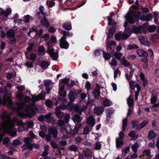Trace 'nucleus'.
Here are the masks:
<instances>
[{"label":"nucleus","instance_id":"nucleus-57","mask_svg":"<svg viewBox=\"0 0 159 159\" xmlns=\"http://www.w3.org/2000/svg\"><path fill=\"white\" fill-rule=\"evenodd\" d=\"M30 59L31 60L34 61L36 58V55L34 53H31L30 55Z\"/></svg>","mask_w":159,"mask_h":159},{"label":"nucleus","instance_id":"nucleus-7","mask_svg":"<svg viewBox=\"0 0 159 159\" xmlns=\"http://www.w3.org/2000/svg\"><path fill=\"white\" fill-rule=\"evenodd\" d=\"M77 94L75 92L70 91L68 93L67 96L70 102H73L77 97Z\"/></svg>","mask_w":159,"mask_h":159},{"label":"nucleus","instance_id":"nucleus-42","mask_svg":"<svg viewBox=\"0 0 159 159\" xmlns=\"http://www.w3.org/2000/svg\"><path fill=\"white\" fill-rule=\"evenodd\" d=\"M2 141V144L4 145H6L7 146L9 144V142L10 140L8 137H7L4 138V139H3Z\"/></svg>","mask_w":159,"mask_h":159},{"label":"nucleus","instance_id":"nucleus-26","mask_svg":"<svg viewBox=\"0 0 159 159\" xmlns=\"http://www.w3.org/2000/svg\"><path fill=\"white\" fill-rule=\"evenodd\" d=\"M129 16H132L136 18V19H139V16L141 14V12L140 11H138L136 12H131L129 11Z\"/></svg>","mask_w":159,"mask_h":159},{"label":"nucleus","instance_id":"nucleus-40","mask_svg":"<svg viewBox=\"0 0 159 159\" xmlns=\"http://www.w3.org/2000/svg\"><path fill=\"white\" fill-rule=\"evenodd\" d=\"M107 20L108 21V25H109L115 26L116 23V22H113L112 21V18H110L109 17H107Z\"/></svg>","mask_w":159,"mask_h":159},{"label":"nucleus","instance_id":"nucleus-34","mask_svg":"<svg viewBox=\"0 0 159 159\" xmlns=\"http://www.w3.org/2000/svg\"><path fill=\"white\" fill-rule=\"evenodd\" d=\"M103 103L105 106L108 107L111 106L112 104L111 102L108 99H105L103 101Z\"/></svg>","mask_w":159,"mask_h":159},{"label":"nucleus","instance_id":"nucleus-64","mask_svg":"<svg viewBox=\"0 0 159 159\" xmlns=\"http://www.w3.org/2000/svg\"><path fill=\"white\" fill-rule=\"evenodd\" d=\"M51 144L52 146V147L53 149H56L58 148V146L57 143L55 142H51Z\"/></svg>","mask_w":159,"mask_h":159},{"label":"nucleus","instance_id":"nucleus-33","mask_svg":"<svg viewBox=\"0 0 159 159\" xmlns=\"http://www.w3.org/2000/svg\"><path fill=\"white\" fill-rule=\"evenodd\" d=\"M124 142L122 141H120L118 138H117L116 140V146L117 148H120V146L123 145Z\"/></svg>","mask_w":159,"mask_h":159},{"label":"nucleus","instance_id":"nucleus-2","mask_svg":"<svg viewBox=\"0 0 159 159\" xmlns=\"http://www.w3.org/2000/svg\"><path fill=\"white\" fill-rule=\"evenodd\" d=\"M34 109H35L34 110L33 108L26 114L22 112H19L18 113V115L20 117L24 118H25V117H27L29 118H31L36 114L35 111H37L38 110L37 107H34Z\"/></svg>","mask_w":159,"mask_h":159},{"label":"nucleus","instance_id":"nucleus-8","mask_svg":"<svg viewBox=\"0 0 159 159\" xmlns=\"http://www.w3.org/2000/svg\"><path fill=\"white\" fill-rule=\"evenodd\" d=\"M53 104L56 106H57L58 104L56 98L53 99L52 101L50 100H47L46 101L45 105L48 107L51 108L52 107Z\"/></svg>","mask_w":159,"mask_h":159},{"label":"nucleus","instance_id":"nucleus-62","mask_svg":"<svg viewBox=\"0 0 159 159\" xmlns=\"http://www.w3.org/2000/svg\"><path fill=\"white\" fill-rule=\"evenodd\" d=\"M143 153L144 155H146L148 157L150 156V151L148 150H145L143 151Z\"/></svg>","mask_w":159,"mask_h":159},{"label":"nucleus","instance_id":"nucleus-14","mask_svg":"<svg viewBox=\"0 0 159 159\" xmlns=\"http://www.w3.org/2000/svg\"><path fill=\"white\" fill-rule=\"evenodd\" d=\"M112 45L116 46V43L115 42L112 40H111V41H109L106 43V48L108 50V51H109V50H110L111 51H112L113 49L111 47Z\"/></svg>","mask_w":159,"mask_h":159},{"label":"nucleus","instance_id":"nucleus-58","mask_svg":"<svg viewBox=\"0 0 159 159\" xmlns=\"http://www.w3.org/2000/svg\"><path fill=\"white\" fill-rule=\"evenodd\" d=\"M101 148V145L99 142H97L96 144L95 149L98 150H100Z\"/></svg>","mask_w":159,"mask_h":159},{"label":"nucleus","instance_id":"nucleus-55","mask_svg":"<svg viewBox=\"0 0 159 159\" xmlns=\"http://www.w3.org/2000/svg\"><path fill=\"white\" fill-rule=\"evenodd\" d=\"M122 64L125 66L127 67H128L130 65V63L125 59L123 60Z\"/></svg>","mask_w":159,"mask_h":159},{"label":"nucleus","instance_id":"nucleus-11","mask_svg":"<svg viewBox=\"0 0 159 159\" xmlns=\"http://www.w3.org/2000/svg\"><path fill=\"white\" fill-rule=\"evenodd\" d=\"M136 53L140 57H147L148 55V53L147 52L141 49H138Z\"/></svg>","mask_w":159,"mask_h":159},{"label":"nucleus","instance_id":"nucleus-15","mask_svg":"<svg viewBox=\"0 0 159 159\" xmlns=\"http://www.w3.org/2000/svg\"><path fill=\"white\" fill-rule=\"evenodd\" d=\"M82 124L78 123L76 124L75 126H73V127L72 128V134H76L78 130L81 128L82 126Z\"/></svg>","mask_w":159,"mask_h":159},{"label":"nucleus","instance_id":"nucleus-50","mask_svg":"<svg viewBox=\"0 0 159 159\" xmlns=\"http://www.w3.org/2000/svg\"><path fill=\"white\" fill-rule=\"evenodd\" d=\"M117 63V61L113 57L111 62H110L109 64L111 66H116Z\"/></svg>","mask_w":159,"mask_h":159},{"label":"nucleus","instance_id":"nucleus-49","mask_svg":"<svg viewBox=\"0 0 159 159\" xmlns=\"http://www.w3.org/2000/svg\"><path fill=\"white\" fill-rule=\"evenodd\" d=\"M114 55L116 59L120 60L122 56V54L120 52H116L114 53Z\"/></svg>","mask_w":159,"mask_h":159},{"label":"nucleus","instance_id":"nucleus-9","mask_svg":"<svg viewBox=\"0 0 159 159\" xmlns=\"http://www.w3.org/2000/svg\"><path fill=\"white\" fill-rule=\"evenodd\" d=\"M57 43V40L56 37L54 36H52L50 40L47 43L48 48H53L52 47L53 45L52 43L56 44Z\"/></svg>","mask_w":159,"mask_h":159},{"label":"nucleus","instance_id":"nucleus-10","mask_svg":"<svg viewBox=\"0 0 159 159\" xmlns=\"http://www.w3.org/2000/svg\"><path fill=\"white\" fill-rule=\"evenodd\" d=\"M60 46L62 48L67 49L69 48V44L67 41H65L64 39H63L62 40H60Z\"/></svg>","mask_w":159,"mask_h":159},{"label":"nucleus","instance_id":"nucleus-21","mask_svg":"<svg viewBox=\"0 0 159 159\" xmlns=\"http://www.w3.org/2000/svg\"><path fill=\"white\" fill-rule=\"evenodd\" d=\"M72 119L75 123H79L82 120L80 115L78 114H75L73 116Z\"/></svg>","mask_w":159,"mask_h":159},{"label":"nucleus","instance_id":"nucleus-19","mask_svg":"<svg viewBox=\"0 0 159 159\" xmlns=\"http://www.w3.org/2000/svg\"><path fill=\"white\" fill-rule=\"evenodd\" d=\"M86 122L88 125H90V126L92 127L95 125V120L92 116H90L87 119Z\"/></svg>","mask_w":159,"mask_h":159},{"label":"nucleus","instance_id":"nucleus-63","mask_svg":"<svg viewBox=\"0 0 159 159\" xmlns=\"http://www.w3.org/2000/svg\"><path fill=\"white\" fill-rule=\"evenodd\" d=\"M39 135L42 138H44L46 136V133L43 130L40 131L39 132Z\"/></svg>","mask_w":159,"mask_h":159},{"label":"nucleus","instance_id":"nucleus-24","mask_svg":"<svg viewBox=\"0 0 159 159\" xmlns=\"http://www.w3.org/2000/svg\"><path fill=\"white\" fill-rule=\"evenodd\" d=\"M128 135L132 138L131 140H133L137 139L138 137V135H136L135 132L134 130L131 131L128 134Z\"/></svg>","mask_w":159,"mask_h":159},{"label":"nucleus","instance_id":"nucleus-27","mask_svg":"<svg viewBox=\"0 0 159 159\" xmlns=\"http://www.w3.org/2000/svg\"><path fill=\"white\" fill-rule=\"evenodd\" d=\"M74 105L73 102H70L66 105V109L69 111H72L73 109Z\"/></svg>","mask_w":159,"mask_h":159},{"label":"nucleus","instance_id":"nucleus-35","mask_svg":"<svg viewBox=\"0 0 159 159\" xmlns=\"http://www.w3.org/2000/svg\"><path fill=\"white\" fill-rule=\"evenodd\" d=\"M10 39L8 43L11 45H14L16 42V40L15 37H12L11 39Z\"/></svg>","mask_w":159,"mask_h":159},{"label":"nucleus","instance_id":"nucleus-60","mask_svg":"<svg viewBox=\"0 0 159 159\" xmlns=\"http://www.w3.org/2000/svg\"><path fill=\"white\" fill-rule=\"evenodd\" d=\"M20 143V141L18 139L14 140L12 142L13 144L15 146L18 145Z\"/></svg>","mask_w":159,"mask_h":159},{"label":"nucleus","instance_id":"nucleus-41","mask_svg":"<svg viewBox=\"0 0 159 159\" xmlns=\"http://www.w3.org/2000/svg\"><path fill=\"white\" fill-rule=\"evenodd\" d=\"M30 16L29 15L25 16L23 17V21L24 22L27 23L29 22L30 20Z\"/></svg>","mask_w":159,"mask_h":159},{"label":"nucleus","instance_id":"nucleus-6","mask_svg":"<svg viewBox=\"0 0 159 159\" xmlns=\"http://www.w3.org/2000/svg\"><path fill=\"white\" fill-rule=\"evenodd\" d=\"M100 86L98 84H97L96 85L95 89L93 92V95L96 99H98L100 96Z\"/></svg>","mask_w":159,"mask_h":159},{"label":"nucleus","instance_id":"nucleus-56","mask_svg":"<svg viewBox=\"0 0 159 159\" xmlns=\"http://www.w3.org/2000/svg\"><path fill=\"white\" fill-rule=\"evenodd\" d=\"M139 40L140 43L143 44L144 42L145 41V38L143 36H141L139 38Z\"/></svg>","mask_w":159,"mask_h":159},{"label":"nucleus","instance_id":"nucleus-48","mask_svg":"<svg viewBox=\"0 0 159 159\" xmlns=\"http://www.w3.org/2000/svg\"><path fill=\"white\" fill-rule=\"evenodd\" d=\"M86 2V0H85L84 1H82V3L80 4H79L76 7H74L73 8V10H75L77 9L78 8L80 7H81L82 6L84 5Z\"/></svg>","mask_w":159,"mask_h":159},{"label":"nucleus","instance_id":"nucleus-20","mask_svg":"<svg viewBox=\"0 0 159 159\" xmlns=\"http://www.w3.org/2000/svg\"><path fill=\"white\" fill-rule=\"evenodd\" d=\"M125 77L126 79L128 80V81L129 83V84L130 86V88L132 89H134L135 88V86L134 84V82L133 81H130V79L129 78L128 74L126 73L125 75Z\"/></svg>","mask_w":159,"mask_h":159},{"label":"nucleus","instance_id":"nucleus-43","mask_svg":"<svg viewBox=\"0 0 159 159\" xmlns=\"http://www.w3.org/2000/svg\"><path fill=\"white\" fill-rule=\"evenodd\" d=\"M144 18L146 21H149L152 19L153 16L151 13H148L146 16L144 17Z\"/></svg>","mask_w":159,"mask_h":159},{"label":"nucleus","instance_id":"nucleus-5","mask_svg":"<svg viewBox=\"0 0 159 159\" xmlns=\"http://www.w3.org/2000/svg\"><path fill=\"white\" fill-rule=\"evenodd\" d=\"M115 39L118 40L127 39L129 37L128 35L126 34H124L121 32H119L115 34Z\"/></svg>","mask_w":159,"mask_h":159},{"label":"nucleus","instance_id":"nucleus-37","mask_svg":"<svg viewBox=\"0 0 159 159\" xmlns=\"http://www.w3.org/2000/svg\"><path fill=\"white\" fill-rule=\"evenodd\" d=\"M157 26L155 25H153L149 26L148 28V27L147 30L148 29L150 32H152L155 30Z\"/></svg>","mask_w":159,"mask_h":159},{"label":"nucleus","instance_id":"nucleus-39","mask_svg":"<svg viewBox=\"0 0 159 159\" xmlns=\"http://www.w3.org/2000/svg\"><path fill=\"white\" fill-rule=\"evenodd\" d=\"M139 147L137 142L135 143L132 147V149L134 152H136L137 151V148Z\"/></svg>","mask_w":159,"mask_h":159},{"label":"nucleus","instance_id":"nucleus-45","mask_svg":"<svg viewBox=\"0 0 159 159\" xmlns=\"http://www.w3.org/2000/svg\"><path fill=\"white\" fill-rule=\"evenodd\" d=\"M34 44L33 43L28 44V46L26 50L28 52H31L33 49Z\"/></svg>","mask_w":159,"mask_h":159},{"label":"nucleus","instance_id":"nucleus-13","mask_svg":"<svg viewBox=\"0 0 159 159\" xmlns=\"http://www.w3.org/2000/svg\"><path fill=\"white\" fill-rule=\"evenodd\" d=\"M6 34L9 39H11L12 37H15L16 36L15 32L12 29L8 30L6 33Z\"/></svg>","mask_w":159,"mask_h":159},{"label":"nucleus","instance_id":"nucleus-18","mask_svg":"<svg viewBox=\"0 0 159 159\" xmlns=\"http://www.w3.org/2000/svg\"><path fill=\"white\" fill-rule=\"evenodd\" d=\"M132 16H129V12L125 16V18L126 20L128 21L130 24H134L135 22L137 20H134L132 17Z\"/></svg>","mask_w":159,"mask_h":159},{"label":"nucleus","instance_id":"nucleus-51","mask_svg":"<svg viewBox=\"0 0 159 159\" xmlns=\"http://www.w3.org/2000/svg\"><path fill=\"white\" fill-rule=\"evenodd\" d=\"M90 131L88 126H86L84 128L83 131V134H89Z\"/></svg>","mask_w":159,"mask_h":159},{"label":"nucleus","instance_id":"nucleus-16","mask_svg":"<svg viewBox=\"0 0 159 159\" xmlns=\"http://www.w3.org/2000/svg\"><path fill=\"white\" fill-rule=\"evenodd\" d=\"M62 27L64 29L67 30H70L72 29L71 24L69 21L63 23Z\"/></svg>","mask_w":159,"mask_h":159},{"label":"nucleus","instance_id":"nucleus-54","mask_svg":"<svg viewBox=\"0 0 159 159\" xmlns=\"http://www.w3.org/2000/svg\"><path fill=\"white\" fill-rule=\"evenodd\" d=\"M157 97L156 96H154L151 97V104H154L157 102Z\"/></svg>","mask_w":159,"mask_h":159},{"label":"nucleus","instance_id":"nucleus-12","mask_svg":"<svg viewBox=\"0 0 159 159\" xmlns=\"http://www.w3.org/2000/svg\"><path fill=\"white\" fill-rule=\"evenodd\" d=\"M42 25L46 28L48 27L50 25L46 17H43L40 20Z\"/></svg>","mask_w":159,"mask_h":159},{"label":"nucleus","instance_id":"nucleus-47","mask_svg":"<svg viewBox=\"0 0 159 159\" xmlns=\"http://www.w3.org/2000/svg\"><path fill=\"white\" fill-rule=\"evenodd\" d=\"M69 82V79L67 78L63 79L60 80V83L61 84V83H64L65 84H67V85Z\"/></svg>","mask_w":159,"mask_h":159},{"label":"nucleus","instance_id":"nucleus-4","mask_svg":"<svg viewBox=\"0 0 159 159\" xmlns=\"http://www.w3.org/2000/svg\"><path fill=\"white\" fill-rule=\"evenodd\" d=\"M47 53L54 60L56 61L58 58V52H55L53 48H48Z\"/></svg>","mask_w":159,"mask_h":159},{"label":"nucleus","instance_id":"nucleus-59","mask_svg":"<svg viewBox=\"0 0 159 159\" xmlns=\"http://www.w3.org/2000/svg\"><path fill=\"white\" fill-rule=\"evenodd\" d=\"M38 120L40 122L44 121L45 120L44 116L42 115L39 116L38 118Z\"/></svg>","mask_w":159,"mask_h":159},{"label":"nucleus","instance_id":"nucleus-17","mask_svg":"<svg viewBox=\"0 0 159 159\" xmlns=\"http://www.w3.org/2000/svg\"><path fill=\"white\" fill-rule=\"evenodd\" d=\"M33 99L35 101H37L39 100H43L45 98V96L42 93L39 94L37 95H32Z\"/></svg>","mask_w":159,"mask_h":159},{"label":"nucleus","instance_id":"nucleus-1","mask_svg":"<svg viewBox=\"0 0 159 159\" xmlns=\"http://www.w3.org/2000/svg\"><path fill=\"white\" fill-rule=\"evenodd\" d=\"M148 24L147 22L143 24L142 25H140L138 27L134 26L132 29L134 33L135 34L141 33L145 34L147 32V29L148 27Z\"/></svg>","mask_w":159,"mask_h":159},{"label":"nucleus","instance_id":"nucleus-30","mask_svg":"<svg viewBox=\"0 0 159 159\" xmlns=\"http://www.w3.org/2000/svg\"><path fill=\"white\" fill-rule=\"evenodd\" d=\"M128 121L126 118L122 120V129L125 131L126 129L127 126Z\"/></svg>","mask_w":159,"mask_h":159},{"label":"nucleus","instance_id":"nucleus-32","mask_svg":"<svg viewBox=\"0 0 159 159\" xmlns=\"http://www.w3.org/2000/svg\"><path fill=\"white\" fill-rule=\"evenodd\" d=\"M11 11L12 10L11 8H7L5 11H4V17H7L8 16L11 14Z\"/></svg>","mask_w":159,"mask_h":159},{"label":"nucleus","instance_id":"nucleus-3","mask_svg":"<svg viewBox=\"0 0 159 159\" xmlns=\"http://www.w3.org/2000/svg\"><path fill=\"white\" fill-rule=\"evenodd\" d=\"M48 134H46V139L47 142L49 141L52 137L51 135H52L54 138H56L57 136V129L55 127H51L48 129Z\"/></svg>","mask_w":159,"mask_h":159},{"label":"nucleus","instance_id":"nucleus-31","mask_svg":"<svg viewBox=\"0 0 159 159\" xmlns=\"http://www.w3.org/2000/svg\"><path fill=\"white\" fill-rule=\"evenodd\" d=\"M139 48V47L135 44L132 45H128L127 46V49L128 50H131L133 49H138Z\"/></svg>","mask_w":159,"mask_h":159},{"label":"nucleus","instance_id":"nucleus-29","mask_svg":"<svg viewBox=\"0 0 159 159\" xmlns=\"http://www.w3.org/2000/svg\"><path fill=\"white\" fill-rule=\"evenodd\" d=\"M73 127V126H71L70 125H67L65 128V130L66 133L68 134H71L72 128Z\"/></svg>","mask_w":159,"mask_h":159},{"label":"nucleus","instance_id":"nucleus-53","mask_svg":"<svg viewBox=\"0 0 159 159\" xmlns=\"http://www.w3.org/2000/svg\"><path fill=\"white\" fill-rule=\"evenodd\" d=\"M51 116L52 114L51 113H49L46 114L44 116L45 119L46 120V121L47 122H49L48 121V120L50 119L51 118Z\"/></svg>","mask_w":159,"mask_h":159},{"label":"nucleus","instance_id":"nucleus-44","mask_svg":"<svg viewBox=\"0 0 159 159\" xmlns=\"http://www.w3.org/2000/svg\"><path fill=\"white\" fill-rule=\"evenodd\" d=\"M69 149L71 151L76 152L78 150V148L76 145H72L69 147Z\"/></svg>","mask_w":159,"mask_h":159},{"label":"nucleus","instance_id":"nucleus-46","mask_svg":"<svg viewBox=\"0 0 159 159\" xmlns=\"http://www.w3.org/2000/svg\"><path fill=\"white\" fill-rule=\"evenodd\" d=\"M91 84L90 83L87 81L85 85V88L87 91H89L91 89Z\"/></svg>","mask_w":159,"mask_h":159},{"label":"nucleus","instance_id":"nucleus-38","mask_svg":"<svg viewBox=\"0 0 159 159\" xmlns=\"http://www.w3.org/2000/svg\"><path fill=\"white\" fill-rule=\"evenodd\" d=\"M55 113L56 115L59 119H62L64 116V113L61 111Z\"/></svg>","mask_w":159,"mask_h":159},{"label":"nucleus","instance_id":"nucleus-22","mask_svg":"<svg viewBox=\"0 0 159 159\" xmlns=\"http://www.w3.org/2000/svg\"><path fill=\"white\" fill-rule=\"evenodd\" d=\"M157 136V134L155 133L154 131L150 130L148 133V138L150 140H152L155 138Z\"/></svg>","mask_w":159,"mask_h":159},{"label":"nucleus","instance_id":"nucleus-25","mask_svg":"<svg viewBox=\"0 0 159 159\" xmlns=\"http://www.w3.org/2000/svg\"><path fill=\"white\" fill-rule=\"evenodd\" d=\"M94 110L95 113L97 116L101 115L104 111V109L101 107H97L96 108H95Z\"/></svg>","mask_w":159,"mask_h":159},{"label":"nucleus","instance_id":"nucleus-23","mask_svg":"<svg viewBox=\"0 0 159 159\" xmlns=\"http://www.w3.org/2000/svg\"><path fill=\"white\" fill-rule=\"evenodd\" d=\"M50 65V63L48 61H43L41 62L40 66L41 67L44 69H46Z\"/></svg>","mask_w":159,"mask_h":159},{"label":"nucleus","instance_id":"nucleus-61","mask_svg":"<svg viewBox=\"0 0 159 159\" xmlns=\"http://www.w3.org/2000/svg\"><path fill=\"white\" fill-rule=\"evenodd\" d=\"M148 123V120H144L142 122L140 123V126H141L142 128L144 127Z\"/></svg>","mask_w":159,"mask_h":159},{"label":"nucleus","instance_id":"nucleus-28","mask_svg":"<svg viewBox=\"0 0 159 159\" xmlns=\"http://www.w3.org/2000/svg\"><path fill=\"white\" fill-rule=\"evenodd\" d=\"M103 56L105 60H109L111 57V54L108 52H105L104 51H103Z\"/></svg>","mask_w":159,"mask_h":159},{"label":"nucleus","instance_id":"nucleus-52","mask_svg":"<svg viewBox=\"0 0 159 159\" xmlns=\"http://www.w3.org/2000/svg\"><path fill=\"white\" fill-rule=\"evenodd\" d=\"M63 34H64L65 36H66L67 37L68 36L70 37H72L73 36V34L72 33H70L68 31L64 30L63 32Z\"/></svg>","mask_w":159,"mask_h":159},{"label":"nucleus","instance_id":"nucleus-36","mask_svg":"<svg viewBox=\"0 0 159 159\" xmlns=\"http://www.w3.org/2000/svg\"><path fill=\"white\" fill-rule=\"evenodd\" d=\"M128 104L129 107H132L134 104V102L133 99L129 98L127 102Z\"/></svg>","mask_w":159,"mask_h":159}]
</instances>
